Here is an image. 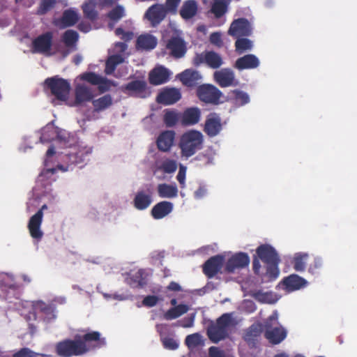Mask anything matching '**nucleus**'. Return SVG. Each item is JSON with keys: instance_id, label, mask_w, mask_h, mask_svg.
Here are the masks:
<instances>
[{"instance_id": "nucleus-1", "label": "nucleus", "mask_w": 357, "mask_h": 357, "mask_svg": "<svg viewBox=\"0 0 357 357\" xmlns=\"http://www.w3.org/2000/svg\"><path fill=\"white\" fill-rule=\"evenodd\" d=\"M257 257L253 258L252 268L255 274H259L261 269V260L266 266V275L270 281L275 280L280 274L278 265L280 257L276 250L269 244H262L256 249Z\"/></svg>"}, {"instance_id": "nucleus-2", "label": "nucleus", "mask_w": 357, "mask_h": 357, "mask_svg": "<svg viewBox=\"0 0 357 357\" xmlns=\"http://www.w3.org/2000/svg\"><path fill=\"white\" fill-rule=\"evenodd\" d=\"M204 136L200 131L190 130L180 137L178 146L182 157L188 158L194 155L203 146Z\"/></svg>"}, {"instance_id": "nucleus-3", "label": "nucleus", "mask_w": 357, "mask_h": 357, "mask_svg": "<svg viewBox=\"0 0 357 357\" xmlns=\"http://www.w3.org/2000/svg\"><path fill=\"white\" fill-rule=\"evenodd\" d=\"M231 317L225 313L217 319L215 323L210 324L207 328V335L213 343H218L225 339L228 335V328L231 325Z\"/></svg>"}, {"instance_id": "nucleus-4", "label": "nucleus", "mask_w": 357, "mask_h": 357, "mask_svg": "<svg viewBox=\"0 0 357 357\" xmlns=\"http://www.w3.org/2000/svg\"><path fill=\"white\" fill-rule=\"evenodd\" d=\"M56 353L62 357L78 356L87 351L86 346L81 340H66L56 344Z\"/></svg>"}, {"instance_id": "nucleus-5", "label": "nucleus", "mask_w": 357, "mask_h": 357, "mask_svg": "<svg viewBox=\"0 0 357 357\" xmlns=\"http://www.w3.org/2000/svg\"><path fill=\"white\" fill-rule=\"evenodd\" d=\"M223 63L222 56L213 50H206L202 53H196L192 59V64L195 67L205 64L211 69H218Z\"/></svg>"}, {"instance_id": "nucleus-6", "label": "nucleus", "mask_w": 357, "mask_h": 357, "mask_svg": "<svg viewBox=\"0 0 357 357\" xmlns=\"http://www.w3.org/2000/svg\"><path fill=\"white\" fill-rule=\"evenodd\" d=\"M45 84L57 100L62 101L67 100L70 89V83L67 80L53 77L47 78Z\"/></svg>"}, {"instance_id": "nucleus-7", "label": "nucleus", "mask_w": 357, "mask_h": 357, "mask_svg": "<svg viewBox=\"0 0 357 357\" xmlns=\"http://www.w3.org/2000/svg\"><path fill=\"white\" fill-rule=\"evenodd\" d=\"M197 96L202 102L218 105L221 102L220 98L222 96V93L214 85L204 84L197 87Z\"/></svg>"}, {"instance_id": "nucleus-8", "label": "nucleus", "mask_w": 357, "mask_h": 357, "mask_svg": "<svg viewBox=\"0 0 357 357\" xmlns=\"http://www.w3.org/2000/svg\"><path fill=\"white\" fill-rule=\"evenodd\" d=\"M121 90L128 96L135 98H146L150 95L147 83L144 79L131 81L123 86Z\"/></svg>"}, {"instance_id": "nucleus-9", "label": "nucleus", "mask_w": 357, "mask_h": 357, "mask_svg": "<svg viewBox=\"0 0 357 357\" xmlns=\"http://www.w3.org/2000/svg\"><path fill=\"white\" fill-rule=\"evenodd\" d=\"M277 315H271L268 317L265 324L266 331L265 337L273 344H278L282 342L287 337V331L282 327H271V322L277 321Z\"/></svg>"}, {"instance_id": "nucleus-10", "label": "nucleus", "mask_w": 357, "mask_h": 357, "mask_svg": "<svg viewBox=\"0 0 357 357\" xmlns=\"http://www.w3.org/2000/svg\"><path fill=\"white\" fill-rule=\"evenodd\" d=\"M165 47L169 55L175 59L183 57L188 50L186 42L178 35L172 36L167 40Z\"/></svg>"}, {"instance_id": "nucleus-11", "label": "nucleus", "mask_w": 357, "mask_h": 357, "mask_svg": "<svg viewBox=\"0 0 357 357\" xmlns=\"http://www.w3.org/2000/svg\"><path fill=\"white\" fill-rule=\"evenodd\" d=\"M53 33L47 31L36 37L32 41L33 52L51 55L52 46Z\"/></svg>"}, {"instance_id": "nucleus-12", "label": "nucleus", "mask_w": 357, "mask_h": 357, "mask_svg": "<svg viewBox=\"0 0 357 357\" xmlns=\"http://www.w3.org/2000/svg\"><path fill=\"white\" fill-rule=\"evenodd\" d=\"M47 208V206L46 204L43 205L41 208L31 217L28 222L27 227L31 236L38 241H40L43 236V232L40 229V226L43 222V210Z\"/></svg>"}, {"instance_id": "nucleus-13", "label": "nucleus", "mask_w": 357, "mask_h": 357, "mask_svg": "<svg viewBox=\"0 0 357 357\" xmlns=\"http://www.w3.org/2000/svg\"><path fill=\"white\" fill-rule=\"evenodd\" d=\"M252 33V26L246 18L234 20L228 30V34L234 38L249 36Z\"/></svg>"}, {"instance_id": "nucleus-14", "label": "nucleus", "mask_w": 357, "mask_h": 357, "mask_svg": "<svg viewBox=\"0 0 357 357\" xmlns=\"http://www.w3.org/2000/svg\"><path fill=\"white\" fill-rule=\"evenodd\" d=\"M225 258L220 255L210 257L202 265V271L208 278H214L221 271L223 267Z\"/></svg>"}, {"instance_id": "nucleus-15", "label": "nucleus", "mask_w": 357, "mask_h": 357, "mask_svg": "<svg viewBox=\"0 0 357 357\" xmlns=\"http://www.w3.org/2000/svg\"><path fill=\"white\" fill-rule=\"evenodd\" d=\"M213 79L222 88L236 86L238 84L234 71L230 68H222L215 71L213 73Z\"/></svg>"}, {"instance_id": "nucleus-16", "label": "nucleus", "mask_w": 357, "mask_h": 357, "mask_svg": "<svg viewBox=\"0 0 357 357\" xmlns=\"http://www.w3.org/2000/svg\"><path fill=\"white\" fill-rule=\"evenodd\" d=\"M222 130V119L217 113H210L206 119L204 132L209 137H213L220 133Z\"/></svg>"}, {"instance_id": "nucleus-17", "label": "nucleus", "mask_w": 357, "mask_h": 357, "mask_svg": "<svg viewBox=\"0 0 357 357\" xmlns=\"http://www.w3.org/2000/svg\"><path fill=\"white\" fill-rule=\"evenodd\" d=\"M250 264V257L245 252H238L232 255L227 261L225 270L227 273H234L236 269L247 267Z\"/></svg>"}, {"instance_id": "nucleus-18", "label": "nucleus", "mask_w": 357, "mask_h": 357, "mask_svg": "<svg viewBox=\"0 0 357 357\" xmlns=\"http://www.w3.org/2000/svg\"><path fill=\"white\" fill-rule=\"evenodd\" d=\"M167 15V13L163 4L155 3L146 10L144 17L153 26H156L166 17Z\"/></svg>"}, {"instance_id": "nucleus-19", "label": "nucleus", "mask_w": 357, "mask_h": 357, "mask_svg": "<svg viewBox=\"0 0 357 357\" xmlns=\"http://www.w3.org/2000/svg\"><path fill=\"white\" fill-rule=\"evenodd\" d=\"M170 71L163 66H158L149 73V82L153 86L167 83L170 79Z\"/></svg>"}, {"instance_id": "nucleus-20", "label": "nucleus", "mask_w": 357, "mask_h": 357, "mask_svg": "<svg viewBox=\"0 0 357 357\" xmlns=\"http://www.w3.org/2000/svg\"><path fill=\"white\" fill-rule=\"evenodd\" d=\"M181 98V93L179 89L165 88L158 94L156 101L165 105H169L176 103Z\"/></svg>"}, {"instance_id": "nucleus-21", "label": "nucleus", "mask_w": 357, "mask_h": 357, "mask_svg": "<svg viewBox=\"0 0 357 357\" xmlns=\"http://www.w3.org/2000/svg\"><path fill=\"white\" fill-rule=\"evenodd\" d=\"M152 201V190L151 188H147L146 190L137 191L132 202L135 208L143 211L149 207Z\"/></svg>"}, {"instance_id": "nucleus-22", "label": "nucleus", "mask_w": 357, "mask_h": 357, "mask_svg": "<svg viewBox=\"0 0 357 357\" xmlns=\"http://www.w3.org/2000/svg\"><path fill=\"white\" fill-rule=\"evenodd\" d=\"M259 64L260 61L257 56L248 54L237 59L234 64V67L238 70H243L257 68Z\"/></svg>"}, {"instance_id": "nucleus-23", "label": "nucleus", "mask_w": 357, "mask_h": 357, "mask_svg": "<svg viewBox=\"0 0 357 357\" xmlns=\"http://www.w3.org/2000/svg\"><path fill=\"white\" fill-rule=\"evenodd\" d=\"M94 98L93 90L83 84H77L75 89V102L77 105L92 101Z\"/></svg>"}, {"instance_id": "nucleus-24", "label": "nucleus", "mask_w": 357, "mask_h": 357, "mask_svg": "<svg viewBox=\"0 0 357 357\" xmlns=\"http://www.w3.org/2000/svg\"><path fill=\"white\" fill-rule=\"evenodd\" d=\"M201 119V110L196 107L185 109L181 114V123L184 126H194L199 123Z\"/></svg>"}, {"instance_id": "nucleus-25", "label": "nucleus", "mask_w": 357, "mask_h": 357, "mask_svg": "<svg viewBox=\"0 0 357 357\" xmlns=\"http://www.w3.org/2000/svg\"><path fill=\"white\" fill-rule=\"evenodd\" d=\"M175 132L173 130H165L160 134L157 139L158 149L163 152L170 150L174 144Z\"/></svg>"}, {"instance_id": "nucleus-26", "label": "nucleus", "mask_w": 357, "mask_h": 357, "mask_svg": "<svg viewBox=\"0 0 357 357\" xmlns=\"http://www.w3.org/2000/svg\"><path fill=\"white\" fill-rule=\"evenodd\" d=\"M261 333V324L259 323L253 324L247 329L243 338L250 347H255Z\"/></svg>"}, {"instance_id": "nucleus-27", "label": "nucleus", "mask_w": 357, "mask_h": 357, "mask_svg": "<svg viewBox=\"0 0 357 357\" xmlns=\"http://www.w3.org/2000/svg\"><path fill=\"white\" fill-rule=\"evenodd\" d=\"M282 283L289 291H293L305 287L307 282L303 278L296 274H291L284 278Z\"/></svg>"}, {"instance_id": "nucleus-28", "label": "nucleus", "mask_w": 357, "mask_h": 357, "mask_svg": "<svg viewBox=\"0 0 357 357\" xmlns=\"http://www.w3.org/2000/svg\"><path fill=\"white\" fill-rule=\"evenodd\" d=\"M173 210V204L170 202L162 201L156 204L151 209V215L155 220L162 219Z\"/></svg>"}, {"instance_id": "nucleus-29", "label": "nucleus", "mask_w": 357, "mask_h": 357, "mask_svg": "<svg viewBox=\"0 0 357 357\" xmlns=\"http://www.w3.org/2000/svg\"><path fill=\"white\" fill-rule=\"evenodd\" d=\"M181 82L187 86H195L198 84L202 76L195 70L187 69L178 75Z\"/></svg>"}, {"instance_id": "nucleus-30", "label": "nucleus", "mask_w": 357, "mask_h": 357, "mask_svg": "<svg viewBox=\"0 0 357 357\" xmlns=\"http://www.w3.org/2000/svg\"><path fill=\"white\" fill-rule=\"evenodd\" d=\"M79 35L77 32L74 30L69 29L63 33L62 41L68 48V50H66L63 53V56H66L70 53V49H73V50H75L76 43H77Z\"/></svg>"}, {"instance_id": "nucleus-31", "label": "nucleus", "mask_w": 357, "mask_h": 357, "mask_svg": "<svg viewBox=\"0 0 357 357\" xmlns=\"http://www.w3.org/2000/svg\"><path fill=\"white\" fill-rule=\"evenodd\" d=\"M156 45L155 37L149 34L141 35L137 39L136 47L138 50H151L154 49Z\"/></svg>"}, {"instance_id": "nucleus-32", "label": "nucleus", "mask_w": 357, "mask_h": 357, "mask_svg": "<svg viewBox=\"0 0 357 357\" xmlns=\"http://www.w3.org/2000/svg\"><path fill=\"white\" fill-rule=\"evenodd\" d=\"M157 192L161 198H174L178 195V188L175 184L160 183L157 186Z\"/></svg>"}, {"instance_id": "nucleus-33", "label": "nucleus", "mask_w": 357, "mask_h": 357, "mask_svg": "<svg viewBox=\"0 0 357 357\" xmlns=\"http://www.w3.org/2000/svg\"><path fill=\"white\" fill-rule=\"evenodd\" d=\"M229 100L237 107H241L250 102L249 95L241 90L234 89L229 93Z\"/></svg>"}, {"instance_id": "nucleus-34", "label": "nucleus", "mask_w": 357, "mask_h": 357, "mask_svg": "<svg viewBox=\"0 0 357 357\" xmlns=\"http://www.w3.org/2000/svg\"><path fill=\"white\" fill-rule=\"evenodd\" d=\"M197 2L194 0H188L183 3L179 13L182 18L189 20L197 14Z\"/></svg>"}, {"instance_id": "nucleus-35", "label": "nucleus", "mask_w": 357, "mask_h": 357, "mask_svg": "<svg viewBox=\"0 0 357 357\" xmlns=\"http://www.w3.org/2000/svg\"><path fill=\"white\" fill-rule=\"evenodd\" d=\"M33 306L36 311L43 313L47 319H52L55 318V307L53 304L38 301L35 303Z\"/></svg>"}, {"instance_id": "nucleus-36", "label": "nucleus", "mask_w": 357, "mask_h": 357, "mask_svg": "<svg viewBox=\"0 0 357 357\" xmlns=\"http://www.w3.org/2000/svg\"><path fill=\"white\" fill-rule=\"evenodd\" d=\"M81 340L83 341L85 344L86 342H93V347L98 348L105 346L106 344L105 339L100 337V333L98 331H92L84 334Z\"/></svg>"}, {"instance_id": "nucleus-37", "label": "nucleus", "mask_w": 357, "mask_h": 357, "mask_svg": "<svg viewBox=\"0 0 357 357\" xmlns=\"http://www.w3.org/2000/svg\"><path fill=\"white\" fill-rule=\"evenodd\" d=\"M231 0H215L211 6V13L215 18H220L227 11Z\"/></svg>"}, {"instance_id": "nucleus-38", "label": "nucleus", "mask_w": 357, "mask_h": 357, "mask_svg": "<svg viewBox=\"0 0 357 357\" xmlns=\"http://www.w3.org/2000/svg\"><path fill=\"white\" fill-rule=\"evenodd\" d=\"M92 105L94 107V111L96 112L105 110L112 105V98L111 95L106 94L98 99H93Z\"/></svg>"}, {"instance_id": "nucleus-39", "label": "nucleus", "mask_w": 357, "mask_h": 357, "mask_svg": "<svg viewBox=\"0 0 357 357\" xmlns=\"http://www.w3.org/2000/svg\"><path fill=\"white\" fill-rule=\"evenodd\" d=\"M189 310V307L185 304H180L174 307L169 309L164 314L166 320H172L176 319L184 314Z\"/></svg>"}, {"instance_id": "nucleus-40", "label": "nucleus", "mask_w": 357, "mask_h": 357, "mask_svg": "<svg viewBox=\"0 0 357 357\" xmlns=\"http://www.w3.org/2000/svg\"><path fill=\"white\" fill-rule=\"evenodd\" d=\"M96 3L94 0H90L82 6V10L86 18L93 22L98 19V13L96 10Z\"/></svg>"}, {"instance_id": "nucleus-41", "label": "nucleus", "mask_w": 357, "mask_h": 357, "mask_svg": "<svg viewBox=\"0 0 357 357\" xmlns=\"http://www.w3.org/2000/svg\"><path fill=\"white\" fill-rule=\"evenodd\" d=\"M79 20L77 13L71 10H64L60 20L63 27H69L75 25Z\"/></svg>"}, {"instance_id": "nucleus-42", "label": "nucleus", "mask_w": 357, "mask_h": 357, "mask_svg": "<svg viewBox=\"0 0 357 357\" xmlns=\"http://www.w3.org/2000/svg\"><path fill=\"white\" fill-rule=\"evenodd\" d=\"M144 274V271L142 269H139L127 278L128 284L132 288L142 287L145 284L144 278L143 277Z\"/></svg>"}, {"instance_id": "nucleus-43", "label": "nucleus", "mask_w": 357, "mask_h": 357, "mask_svg": "<svg viewBox=\"0 0 357 357\" xmlns=\"http://www.w3.org/2000/svg\"><path fill=\"white\" fill-rule=\"evenodd\" d=\"M124 61V59L121 55L119 54H114L112 56H110L106 61L105 63V73L106 75H112L116 66L123 63Z\"/></svg>"}, {"instance_id": "nucleus-44", "label": "nucleus", "mask_w": 357, "mask_h": 357, "mask_svg": "<svg viewBox=\"0 0 357 357\" xmlns=\"http://www.w3.org/2000/svg\"><path fill=\"white\" fill-rule=\"evenodd\" d=\"M181 122V114L175 110L166 109L163 116V122L167 127L172 128Z\"/></svg>"}, {"instance_id": "nucleus-45", "label": "nucleus", "mask_w": 357, "mask_h": 357, "mask_svg": "<svg viewBox=\"0 0 357 357\" xmlns=\"http://www.w3.org/2000/svg\"><path fill=\"white\" fill-rule=\"evenodd\" d=\"M236 52L238 54H241L246 51L251 50L252 48V42L245 38H237L235 42Z\"/></svg>"}, {"instance_id": "nucleus-46", "label": "nucleus", "mask_w": 357, "mask_h": 357, "mask_svg": "<svg viewBox=\"0 0 357 357\" xmlns=\"http://www.w3.org/2000/svg\"><path fill=\"white\" fill-rule=\"evenodd\" d=\"M308 255L305 253H298L293 259L294 268L296 271L303 272L305 269L306 259Z\"/></svg>"}, {"instance_id": "nucleus-47", "label": "nucleus", "mask_w": 357, "mask_h": 357, "mask_svg": "<svg viewBox=\"0 0 357 357\" xmlns=\"http://www.w3.org/2000/svg\"><path fill=\"white\" fill-rule=\"evenodd\" d=\"M90 150H79L76 152H70L66 155L69 161L73 164H79L84 160V156L90 153Z\"/></svg>"}, {"instance_id": "nucleus-48", "label": "nucleus", "mask_w": 357, "mask_h": 357, "mask_svg": "<svg viewBox=\"0 0 357 357\" xmlns=\"http://www.w3.org/2000/svg\"><path fill=\"white\" fill-rule=\"evenodd\" d=\"M158 331L160 333V340L162 343L163 347L169 350H175L178 347V343L177 341L172 337H165L162 335V331L160 330V328L158 326H157Z\"/></svg>"}, {"instance_id": "nucleus-49", "label": "nucleus", "mask_w": 357, "mask_h": 357, "mask_svg": "<svg viewBox=\"0 0 357 357\" xmlns=\"http://www.w3.org/2000/svg\"><path fill=\"white\" fill-rule=\"evenodd\" d=\"M215 152L213 149H208L204 153H201L195 158V160L201 161L202 165H208L213 163Z\"/></svg>"}, {"instance_id": "nucleus-50", "label": "nucleus", "mask_w": 357, "mask_h": 357, "mask_svg": "<svg viewBox=\"0 0 357 357\" xmlns=\"http://www.w3.org/2000/svg\"><path fill=\"white\" fill-rule=\"evenodd\" d=\"M177 169L176 162L174 160L167 159L160 165L158 166L157 170H160L167 174L174 173Z\"/></svg>"}, {"instance_id": "nucleus-51", "label": "nucleus", "mask_w": 357, "mask_h": 357, "mask_svg": "<svg viewBox=\"0 0 357 357\" xmlns=\"http://www.w3.org/2000/svg\"><path fill=\"white\" fill-rule=\"evenodd\" d=\"M256 300L266 303H274L276 302L275 295L272 292H262L258 291L255 294Z\"/></svg>"}, {"instance_id": "nucleus-52", "label": "nucleus", "mask_w": 357, "mask_h": 357, "mask_svg": "<svg viewBox=\"0 0 357 357\" xmlns=\"http://www.w3.org/2000/svg\"><path fill=\"white\" fill-rule=\"evenodd\" d=\"M102 76L93 72H86L80 75V79L92 85H98L102 80Z\"/></svg>"}, {"instance_id": "nucleus-53", "label": "nucleus", "mask_w": 357, "mask_h": 357, "mask_svg": "<svg viewBox=\"0 0 357 357\" xmlns=\"http://www.w3.org/2000/svg\"><path fill=\"white\" fill-rule=\"evenodd\" d=\"M124 15V9L121 6H116L107 14V17L114 22L119 21Z\"/></svg>"}, {"instance_id": "nucleus-54", "label": "nucleus", "mask_w": 357, "mask_h": 357, "mask_svg": "<svg viewBox=\"0 0 357 357\" xmlns=\"http://www.w3.org/2000/svg\"><path fill=\"white\" fill-rule=\"evenodd\" d=\"M188 347H195L202 344V336L198 333H194L188 335L185 340Z\"/></svg>"}, {"instance_id": "nucleus-55", "label": "nucleus", "mask_w": 357, "mask_h": 357, "mask_svg": "<svg viewBox=\"0 0 357 357\" xmlns=\"http://www.w3.org/2000/svg\"><path fill=\"white\" fill-rule=\"evenodd\" d=\"M181 3V0H166L165 10H167V14L175 15L177 13V8Z\"/></svg>"}, {"instance_id": "nucleus-56", "label": "nucleus", "mask_w": 357, "mask_h": 357, "mask_svg": "<svg viewBox=\"0 0 357 357\" xmlns=\"http://www.w3.org/2000/svg\"><path fill=\"white\" fill-rule=\"evenodd\" d=\"M209 41L212 45L218 48H221L224 45V43L222 38V34L220 32L212 33L210 35Z\"/></svg>"}, {"instance_id": "nucleus-57", "label": "nucleus", "mask_w": 357, "mask_h": 357, "mask_svg": "<svg viewBox=\"0 0 357 357\" xmlns=\"http://www.w3.org/2000/svg\"><path fill=\"white\" fill-rule=\"evenodd\" d=\"M98 86L99 91L102 93L108 91L112 86H116V84L114 82L107 79L106 77H102V80L98 84Z\"/></svg>"}, {"instance_id": "nucleus-58", "label": "nucleus", "mask_w": 357, "mask_h": 357, "mask_svg": "<svg viewBox=\"0 0 357 357\" xmlns=\"http://www.w3.org/2000/svg\"><path fill=\"white\" fill-rule=\"evenodd\" d=\"M322 260L319 258H314L313 262L310 264L308 268V272L312 275L318 273V271L322 267Z\"/></svg>"}, {"instance_id": "nucleus-59", "label": "nucleus", "mask_w": 357, "mask_h": 357, "mask_svg": "<svg viewBox=\"0 0 357 357\" xmlns=\"http://www.w3.org/2000/svg\"><path fill=\"white\" fill-rule=\"evenodd\" d=\"M115 34L117 36L121 37V38L126 41H130L133 38V33L131 31H125L122 28L119 27L115 30Z\"/></svg>"}, {"instance_id": "nucleus-60", "label": "nucleus", "mask_w": 357, "mask_h": 357, "mask_svg": "<svg viewBox=\"0 0 357 357\" xmlns=\"http://www.w3.org/2000/svg\"><path fill=\"white\" fill-rule=\"evenodd\" d=\"M158 297L156 296H146L142 301L143 305L149 307H153L156 305L158 302Z\"/></svg>"}, {"instance_id": "nucleus-61", "label": "nucleus", "mask_w": 357, "mask_h": 357, "mask_svg": "<svg viewBox=\"0 0 357 357\" xmlns=\"http://www.w3.org/2000/svg\"><path fill=\"white\" fill-rule=\"evenodd\" d=\"M56 0H42L40 13L44 14L54 7Z\"/></svg>"}, {"instance_id": "nucleus-62", "label": "nucleus", "mask_w": 357, "mask_h": 357, "mask_svg": "<svg viewBox=\"0 0 357 357\" xmlns=\"http://www.w3.org/2000/svg\"><path fill=\"white\" fill-rule=\"evenodd\" d=\"M35 354L36 353L33 352L29 348H22L18 351L15 352L12 357H31Z\"/></svg>"}, {"instance_id": "nucleus-63", "label": "nucleus", "mask_w": 357, "mask_h": 357, "mask_svg": "<svg viewBox=\"0 0 357 357\" xmlns=\"http://www.w3.org/2000/svg\"><path fill=\"white\" fill-rule=\"evenodd\" d=\"M208 354L210 357H225L224 352L216 347H211Z\"/></svg>"}, {"instance_id": "nucleus-64", "label": "nucleus", "mask_w": 357, "mask_h": 357, "mask_svg": "<svg viewBox=\"0 0 357 357\" xmlns=\"http://www.w3.org/2000/svg\"><path fill=\"white\" fill-rule=\"evenodd\" d=\"M176 179L181 184V187H183L185 185V167L183 166H181L178 173L176 176Z\"/></svg>"}]
</instances>
